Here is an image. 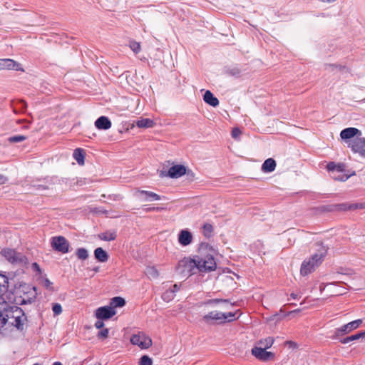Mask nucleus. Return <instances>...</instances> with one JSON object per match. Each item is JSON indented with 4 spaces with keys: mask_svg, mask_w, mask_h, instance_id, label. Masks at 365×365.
<instances>
[{
    "mask_svg": "<svg viewBox=\"0 0 365 365\" xmlns=\"http://www.w3.org/2000/svg\"><path fill=\"white\" fill-rule=\"evenodd\" d=\"M0 306V329L15 327L22 330L26 319L22 309L16 306L9 307L7 302Z\"/></svg>",
    "mask_w": 365,
    "mask_h": 365,
    "instance_id": "obj_1",
    "label": "nucleus"
},
{
    "mask_svg": "<svg viewBox=\"0 0 365 365\" xmlns=\"http://www.w3.org/2000/svg\"><path fill=\"white\" fill-rule=\"evenodd\" d=\"M326 254L327 250L324 247H321L317 253L313 255L308 261H304L302 263L300 270L301 274L302 275H307L312 272L322 263Z\"/></svg>",
    "mask_w": 365,
    "mask_h": 365,
    "instance_id": "obj_2",
    "label": "nucleus"
},
{
    "mask_svg": "<svg viewBox=\"0 0 365 365\" xmlns=\"http://www.w3.org/2000/svg\"><path fill=\"white\" fill-rule=\"evenodd\" d=\"M195 259L185 257L179 261L176 271L183 276H190L197 272Z\"/></svg>",
    "mask_w": 365,
    "mask_h": 365,
    "instance_id": "obj_3",
    "label": "nucleus"
},
{
    "mask_svg": "<svg viewBox=\"0 0 365 365\" xmlns=\"http://www.w3.org/2000/svg\"><path fill=\"white\" fill-rule=\"evenodd\" d=\"M240 317L237 312L222 313L221 312L212 311L203 317V321L209 322L210 320H216L220 322H232Z\"/></svg>",
    "mask_w": 365,
    "mask_h": 365,
    "instance_id": "obj_4",
    "label": "nucleus"
},
{
    "mask_svg": "<svg viewBox=\"0 0 365 365\" xmlns=\"http://www.w3.org/2000/svg\"><path fill=\"white\" fill-rule=\"evenodd\" d=\"M2 256L10 263L15 265H23L26 264L27 259L21 253L16 252L14 250L6 248L1 250Z\"/></svg>",
    "mask_w": 365,
    "mask_h": 365,
    "instance_id": "obj_5",
    "label": "nucleus"
},
{
    "mask_svg": "<svg viewBox=\"0 0 365 365\" xmlns=\"http://www.w3.org/2000/svg\"><path fill=\"white\" fill-rule=\"evenodd\" d=\"M195 259L198 272H207L213 271L216 268V262L212 255H208L202 257H197Z\"/></svg>",
    "mask_w": 365,
    "mask_h": 365,
    "instance_id": "obj_6",
    "label": "nucleus"
},
{
    "mask_svg": "<svg viewBox=\"0 0 365 365\" xmlns=\"http://www.w3.org/2000/svg\"><path fill=\"white\" fill-rule=\"evenodd\" d=\"M130 343L142 349H147L152 346V339L144 332L139 331L131 336Z\"/></svg>",
    "mask_w": 365,
    "mask_h": 365,
    "instance_id": "obj_7",
    "label": "nucleus"
},
{
    "mask_svg": "<svg viewBox=\"0 0 365 365\" xmlns=\"http://www.w3.org/2000/svg\"><path fill=\"white\" fill-rule=\"evenodd\" d=\"M362 319H356L349 322L334 330V338L346 335L359 328L362 324Z\"/></svg>",
    "mask_w": 365,
    "mask_h": 365,
    "instance_id": "obj_8",
    "label": "nucleus"
},
{
    "mask_svg": "<svg viewBox=\"0 0 365 365\" xmlns=\"http://www.w3.org/2000/svg\"><path fill=\"white\" fill-rule=\"evenodd\" d=\"M51 247L53 250L63 254L69 251V242L63 236L53 237L51 239Z\"/></svg>",
    "mask_w": 365,
    "mask_h": 365,
    "instance_id": "obj_9",
    "label": "nucleus"
},
{
    "mask_svg": "<svg viewBox=\"0 0 365 365\" xmlns=\"http://www.w3.org/2000/svg\"><path fill=\"white\" fill-rule=\"evenodd\" d=\"M9 279L0 274V304H6L9 300L10 292L8 291Z\"/></svg>",
    "mask_w": 365,
    "mask_h": 365,
    "instance_id": "obj_10",
    "label": "nucleus"
},
{
    "mask_svg": "<svg viewBox=\"0 0 365 365\" xmlns=\"http://www.w3.org/2000/svg\"><path fill=\"white\" fill-rule=\"evenodd\" d=\"M349 147L355 153H359L361 157L365 158V138L356 137L349 143Z\"/></svg>",
    "mask_w": 365,
    "mask_h": 365,
    "instance_id": "obj_11",
    "label": "nucleus"
},
{
    "mask_svg": "<svg viewBox=\"0 0 365 365\" xmlns=\"http://www.w3.org/2000/svg\"><path fill=\"white\" fill-rule=\"evenodd\" d=\"M358 209H365V202L364 203H341L332 205L331 208H329V211L332 210H339V211H346V210H354Z\"/></svg>",
    "mask_w": 365,
    "mask_h": 365,
    "instance_id": "obj_12",
    "label": "nucleus"
},
{
    "mask_svg": "<svg viewBox=\"0 0 365 365\" xmlns=\"http://www.w3.org/2000/svg\"><path fill=\"white\" fill-rule=\"evenodd\" d=\"M115 314V309L109 305L99 307L96 310V318L101 320L110 319Z\"/></svg>",
    "mask_w": 365,
    "mask_h": 365,
    "instance_id": "obj_13",
    "label": "nucleus"
},
{
    "mask_svg": "<svg viewBox=\"0 0 365 365\" xmlns=\"http://www.w3.org/2000/svg\"><path fill=\"white\" fill-rule=\"evenodd\" d=\"M22 71L21 65L11 58L0 59V70Z\"/></svg>",
    "mask_w": 365,
    "mask_h": 365,
    "instance_id": "obj_14",
    "label": "nucleus"
},
{
    "mask_svg": "<svg viewBox=\"0 0 365 365\" xmlns=\"http://www.w3.org/2000/svg\"><path fill=\"white\" fill-rule=\"evenodd\" d=\"M252 354L262 361H267L270 357L273 356L272 352L267 351L264 348L258 347L257 346L252 349Z\"/></svg>",
    "mask_w": 365,
    "mask_h": 365,
    "instance_id": "obj_15",
    "label": "nucleus"
},
{
    "mask_svg": "<svg viewBox=\"0 0 365 365\" xmlns=\"http://www.w3.org/2000/svg\"><path fill=\"white\" fill-rule=\"evenodd\" d=\"M186 173V168L182 165H175L172 166L166 176H168L171 178H178Z\"/></svg>",
    "mask_w": 365,
    "mask_h": 365,
    "instance_id": "obj_16",
    "label": "nucleus"
},
{
    "mask_svg": "<svg viewBox=\"0 0 365 365\" xmlns=\"http://www.w3.org/2000/svg\"><path fill=\"white\" fill-rule=\"evenodd\" d=\"M361 132L359 129L356 128H347L344 130H342L340 133V137L341 139L344 140H349L354 136L361 135Z\"/></svg>",
    "mask_w": 365,
    "mask_h": 365,
    "instance_id": "obj_17",
    "label": "nucleus"
},
{
    "mask_svg": "<svg viewBox=\"0 0 365 365\" xmlns=\"http://www.w3.org/2000/svg\"><path fill=\"white\" fill-rule=\"evenodd\" d=\"M192 241V235L187 230H182L178 235V242L182 246L190 245Z\"/></svg>",
    "mask_w": 365,
    "mask_h": 365,
    "instance_id": "obj_18",
    "label": "nucleus"
},
{
    "mask_svg": "<svg viewBox=\"0 0 365 365\" xmlns=\"http://www.w3.org/2000/svg\"><path fill=\"white\" fill-rule=\"evenodd\" d=\"M95 126L99 130H108L111 127V122L108 117L101 116L96 120Z\"/></svg>",
    "mask_w": 365,
    "mask_h": 365,
    "instance_id": "obj_19",
    "label": "nucleus"
},
{
    "mask_svg": "<svg viewBox=\"0 0 365 365\" xmlns=\"http://www.w3.org/2000/svg\"><path fill=\"white\" fill-rule=\"evenodd\" d=\"M117 237L116 231L113 230H107L98 234V237L103 241H113Z\"/></svg>",
    "mask_w": 365,
    "mask_h": 365,
    "instance_id": "obj_20",
    "label": "nucleus"
},
{
    "mask_svg": "<svg viewBox=\"0 0 365 365\" xmlns=\"http://www.w3.org/2000/svg\"><path fill=\"white\" fill-rule=\"evenodd\" d=\"M203 100L206 103L213 107H216L219 105L218 99L216 97H215L214 95L210 91H207L205 93L203 96Z\"/></svg>",
    "mask_w": 365,
    "mask_h": 365,
    "instance_id": "obj_21",
    "label": "nucleus"
},
{
    "mask_svg": "<svg viewBox=\"0 0 365 365\" xmlns=\"http://www.w3.org/2000/svg\"><path fill=\"white\" fill-rule=\"evenodd\" d=\"M138 193L145 195V201H158L161 200V197L159 195L150 191L138 190Z\"/></svg>",
    "mask_w": 365,
    "mask_h": 365,
    "instance_id": "obj_22",
    "label": "nucleus"
},
{
    "mask_svg": "<svg viewBox=\"0 0 365 365\" xmlns=\"http://www.w3.org/2000/svg\"><path fill=\"white\" fill-rule=\"evenodd\" d=\"M276 162L272 158L267 159L262 165V170L264 173H271L275 170Z\"/></svg>",
    "mask_w": 365,
    "mask_h": 365,
    "instance_id": "obj_23",
    "label": "nucleus"
},
{
    "mask_svg": "<svg viewBox=\"0 0 365 365\" xmlns=\"http://www.w3.org/2000/svg\"><path fill=\"white\" fill-rule=\"evenodd\" d=\"M135 125L138 128H153L155 125V123L150 118H140L135 121Z\"/></svg>",
    "mask_w": 365,
    "mask_h": 365,
    "instance_id": "obj_24",
    "label": "nucleus"
},
{
    "mask_svg": "<svg viewBox=\"0 0 365 365\" xmlns=\"http://www.w3.org/2000/svg\"><path fill=\"white\" fill-rule=\"evenodd\" d=\"M94 256L95 258L101 262H106L108 259V255L101 247H98L95 250Z\"/></svg>",
    "mask_w": 365,
    "mask_h": 365,
    "instance_id": "obj_25",
    "label": "nucleus"
},
{
    "mask_svg": "<svg viewBox=\"0 0 365 365\" xmlns=\"http://www.w3.org/2000/svg\"><path fill=\"white\" fill-rule=\"evenodd\" d=\"M125 304V301L120 297H115L110 299V307H112L113 309L118 307H122Z\"/></svg>",
    "mask_w": 365,
    "mask_h": 365,
    "instance_id": "obj_26",
    "label": "nucleus"
},
{
    "mask_svg": "<svg viewBox=\"0 0 365 365\" xmlns=\"http://www.w3.org/2000/svg\"><path fill=\"white\" fill-rule=\"evenodd\" d=\"M73 158L77 161L79 165L84 164V153L83 150L77 148L74 150L73 154Z\"/></svg>",
    "mask_w": 365,
    "mask_h": 365,
    "instance_id": "obj_27",
    "label": "nucleus"
},
{
    "mask_svg": "<svg viewBox=\"0 0 365 365\" xmlns=\"http://www.w3.org/2000/svg\"><path fill=\"white\" fill-rule=\"evenodd\" d=\"M274 343V339L272 337H267L264 339H261L257 342V346L267 349L270 348Z\"/></svg>",
    "mask_w": 365,
    "mask_h": 365,
    "instance_id": "obj_28",
    "label": "nucleus"
},
{
    "mask_svg": "<svg viewBox=\"0 0 365 365\" xmlns=\"http://www.w3.org/2000/svg\"><path fill=\"white\" fill-rule=\"evenodd\" d=\"M327 170L329 171H338V172H342L344 170V165L341 163L336 164L334 162L329 163L327 166Z\"/></svg>",
    "mask_w": 365,
    "mask_h": 365,
    "instance_id": "obj_29",
    "label": "nucleus"
},
{
    "mask_svg": "<svg viewBox=\"0 0 365 365\" xmlns=\"http://www.w3.org/2000/svg\"><path fill=\"white\" fill-rule=\"evenodd\" d=\"M145 274L150 278H157L159 274L155 267H148L145 269Z\"/></svg>",
    "mask_w": 365,
    "mask_h": 365,
    "instance_id": "obj_30",
    "label": "nucleus"
},
{
    "mask_svg": "<svg viewBox=\"0 0 365 365\" xmlns=\"http://www.w3.org/2000/svg\"><path fill=\"white\" fill-rule=\"evenodd\" d=\"M175 296V291H172L169 289L163 294L162 298L164 301L168 302L173 300Z\"/></svg>",
    "mask_w": 365,
    "mask_h": 365,
    "instance_id": "obj_31",
    "label": "nucleus"
},
{
    "mask_svg": "<svg viewBox=\"0 0 365 365\" xmlns=\"http://www.w3.org/2000/svg\"><path fill=\"white\" fill-rule=\"evenodd\" d=\"M76 255L81 260H85L88 257V251L85 248H78L76 251Z\"/></svg>",
    "mask_w": 365,
    "mask_h": 365,
    "instance_id": "obj_32",
    "label": "nucleus"
},
{
    "mask_svg": "<svg viewBox=\"0 0 365 365\" xmlns=\"http://www.w3.org/2000/svg\"><path fill=\"white\" fill-rule=\"evenodd\" d=\"M129 46L130 49L135 53H138L140 51V43L136 41H130Z\"/></svg>",
    "mask_w": 365,
    "mask_h": 365,
    "instance_id": "obj_33",
    "label": "nucleus"
},
{
    "mask_svg": "<svg viewBox=\"0 0 365 365\" xmlns=\"http://www.w3.org/2000/svg\"><path fill=\"white\" fill-rule=\"evenodd\" d=\"M153 360L147 355L143 356L140 359V365H152Z\"/></svg>",
    "mask_w": 365,
    "mask_h": 365,
    "instance_id": "obj_34",
    "label": "nucleus"
},
{
    "mask_svg": "<svg viewBox=\"0 0 365 365\" xmlns=\"http://www.w3.org/2000/svg\"><path fill=\"white\" fill-rule=\"evenodd\" d=\"M26 139V136L19 135H15V136L10 137L9 138V140L11 143H18V142H21Z\"/></svg>",
    "mask_w": 365,
    "mask_h": 365,
    "instance_id": "obj_35",
    "label": "nucleus"
},
{
    "mask_svg": "<svg viewBox=\"0 0 365 365\" xmlns=\"http://www.w3.org/2000/svg\"><path fill=\"white\" fill-rule=\"evenodd\" d=\"M350 336H351L352 341L359 340V339L363 340V339H365V331H361L356 334L351 335Z\"/></svg>",
    "mask_w": 365,
    "mask_h": 365,
    "instance_id": "obj_36",
    "label": "nucleus"
},
{
    "mask_svg": "<svg viewBox=\"0 0 365 365\" xmlns=\"http://www.w3.org/2000/svg\"><path fill=\"white\" fill-rule=\"evenodd\" d=\"M52 310L54 314V315H59L62 312V307L60 304L56 303L53 304L52 307Z\"/></svg>",
    "mask_w": 365,
    "mask_h": 365,
    "instance_id": "obj_37",
    "label": "nucleus"
},
{
    "mask_svg": "<svg viewBox=\"0 0 365 365\" xmlns=\"http://www.w3.org/2000/svg\"><path fill=\"white\" fill-rule=\"evenodd\" d=\"M219 302H222V303H225L229 306H232V304L231 303H230L229 300L227 299H211V300H209L208 302H206V304H212V303H219Z\"/></svg>",
    "mask_w": 365,
    "mask_h": 365,
    "instance_id": "obj_38",
    "label": "nucleus"
},
{
    "mask_svg": "<svg viewBox=\"0 0 365 365\" xmlns=\"http://www.w3.org/2000/svg\"><path fill=\"white\" fill-rule=\"evenodd\" d=\"M203 230L205 235L208 236L212 232V226L210 224H205Z\"/></svg>",
    "mask_w": 365,
    "mask_h": 365,
    "instance_id": "obj_39",
    "label": "nucleus"
},
{
    "mask_svg": "<svg viewBox=\"0 0 365 365\" xmlns=\"http://www.w3.org/2000/svg\"><path fill=\"white\" fill-rule=\"evenodd\" d=\"M108 329H103L98 333V337L102 339H106L108 336Z\"/></svg>",
    "mask_w": 365,
    "mask_h": 365,
    "instance_id": "obj_40",
    "label": "nucleus"
},
{
    "mask_svg": "<svg viewBox=\"0 0 365 365\" xmlns=\"http://www.w3.org/2000/svg\"><path fill=\"white\" fill-rule=\"evenodd\" d=\"M43 285L48 289H52L53 283L48 279H43Z\"/></svg>",
    "mask_w": 365,
    "mask_h": 365,
    "instance_id": "obj_41",
    "label": "nucleus"
},
{
    "mask_svg": "<svg viewBox=\"0 0 365 365\" xmlns=\"http://www.w3.org/2000/svg\"><path fill=\"white\" fill-rule=\"evenodd\" d=\"M241 134V131L239 128H235L232 131V137L234 138H237Z\"/></svg>",
    "mask_w": 365,
    "mask_h": 365,
    "instance_id": "obj_42",
    "label": "nucleus"
},
{
    "mask_svg": "<svg viewBox=\"0 0 365 365\" xmlns=\"http://www.w3.org/2000/svg\"><path fill=\"white\" fill-rule=\"evenodd\" d=\"M162 210H163V207H150L147 208L145 210L147 212H149V211H160Z\"/></svg>",
    "mask_w": 365,
    "mask_h": 365,
    "instance_id": "obj_43",
    "label": "nucleus"
},
{
    "mask_svg": "<svg viewBox=\"0 0 365 365\" xmlns=\"http://www.w3.org/2000/svg\"><path fill=\"white\" fill-rule=\"evenodd\" d=\"M351 341H352L351 339V336H347V337L344 338V339L340 340V342L341 344H348V343H349Z\"/></svg>",
    "mask_w": 365,
    "mask_h": 365,
    "instance_id": "obj_44",
    "label": "nucleus"
},
{
    "mask_svg": "<svg viewBox=\"0 0 365 365\" xmlns=\"http://www.w3.org/2000/svg\"><path fill=\"white\" fill-rule=\"evenodd\" d=\"M103 326H104V323L101 321V319L98 320V321L96 322V324H95V327H96L97 329H101V328H102Z\"/></svg>",
    "mask_w": 365,
    "mask_h": 365,
    "instance_id": "obj_45",
    "label": "nucleus"
},
{
    "mask_svg": "<svg viewBox=\"0 0 365 365\" xmlns=\"http://www.w3.org/2000/svg\"><path fill=\"white\" fill-rule=\"evenodd\" d=\"M7 182V178L0 174V185L4 184Z\"/></svg>",
    "mask_w": 365,
    "mask_h": 365,
    "instance_id": "obj_46",
    "label": "nucleus"
},
{
    "mask_svg": "<svg viewBox=\"0 0 365 365\" xmlns=\"http://www.w3.org/2000/svg\"><path fill=\"white\" fill-rule=\"evenodd\" d=\"M172 291H175V294L180 290V286L177 284H175L172 288H170Z\"/></svg>",
    "mask_w": 365,
    "mask_h": 365,
    "instance_id": "obj_47",
    "label": "nucleus"
},
{
    "mask_svg": "<svg viewBox=\"0 0 365 365\" xmlns=\"http://www.w3.org/2000/svg\"><path fill=\"white\" fill-rule=\"evenodd\" d=\"M33 269L38 272H41V269L39 265L37 263H33L32 264Z\"/></svg>",
    "mask_w": 365,
    "mask_h": 365,
    "instance_id": "obj_48",
    "label": "nucleus"
},
{
    "mask_svg": "<svg viewBox=\"0 0 365 365\" xmlns=\"http://www.w3.org/2000/svg\"><path fill=\"white\" fill-rule=\"evenodd\" d=\"M334 178L337 180L344 181L348 179V177L343 175L341 177H334Z\"/></svg>",
    "mask_w": 365,
    "mask_h": 365,
    "instance_id": "obj_49",
    "label": "nucleus"
},
{
    "mask_svg": "<svg viewBox=\"0 0 365 365\" xmlns=\"http://www.w3.org/2000/svg\"><path fill=\"white\" fill-rule=\"evenodd\" d=\"M290 296L294 299L298 298V295L297 294H294V293H292Z\"/></svg>",
    "mask_w": 365,
    "mask_h": 365,
    "instance_id": "obj_50",
    "label": "nucleus"
},
{
    "mask_svg": "<svg viewBox=\"0 0 365 365\" xmlns=\"http://www.w3.org/2000/svg\"><path fill=\"white\" fill-rule=\"evenodd\" d=\"M299 312V309H296V310L290 312V314L294 313V312Z\"/></svg>",
    "mask_w": 365,
    "mask_h": 365,
    "instance_id": "obj_51",
    "label": "nucleus"
},
{
    "mask_svg": "<svg viewBox=\"0 0 365 365\" xmlns=\"http://www.w3.org/2000/svg\"><path fill=\"white\" fill-rule=\"evenodd\" d=\"M34 365H40V364H37V363H36V364H34Z\"/></svg>",
    "mask_w": 365,
    "mask_h": 365,
    "instance_id": "obj_52",
    "label": "nucleus"
}]
</instances>
